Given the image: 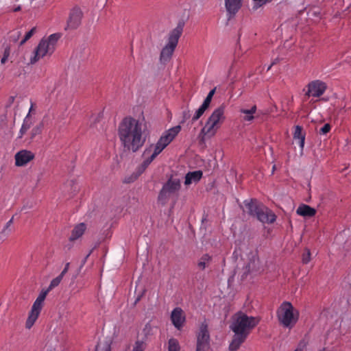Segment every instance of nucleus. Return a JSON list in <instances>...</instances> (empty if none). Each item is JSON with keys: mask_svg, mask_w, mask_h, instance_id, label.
I'll return each instance as SVG.
<instances>
[{"mask_svg": "<svg viewBox=\"0 0 351 351\" xmlns=\"http://www.w3.org/2000/svg\"><path fill=\"white\" fill-rule=\"evenodd\" d=\"M146 127L140 120L126 117L118 127V136L125 150L136 152L145 144Z\"/></svg>", "mask_w": 351, "mask_h": 351, "instance_id": "nucleus-1", "label": "nucleus"}, {"mask_svg": "<svg viewBox=\"0 0 351 351\" xmlns=\"http://www.w3.org/2000/svg\"><path fill=\"white\" fill-rule=\"evenodd\" d=\"M259 323V319L256 317L248 316L245 313L238 312L232 318L230 328L234 333L230 343V351L237 350L241 345L245 342L251 330Z\"/></svg>", "mask_w": 351, "mask_h": 351, "instance_id": "nucleus-2", "label": "nucleus"}, {"mask_svg": "<svg viewBox=\"0 0 351 351\" xmlns=\"http://www.w3.org/2000/svg\"><path fill=\"white\" fill-rule=\"evenodd\" d=\"M244 212L256 218L263 223H272L276 221V215L256 199L244 201Z\"/></svg>", "mask_w": 351, "mask_h": 351, "instance_id": "nucleus-3", "label": "nucleus"}, {"mask_svg": "<svg viewBox=\"0 0 351 351\" xmlns=\"http://www.w3.org/2000/svg\"><path fill=\"white\" fill-rule=\"evenodd\" d=\"M184 26V23L180 21L177 26L169 32L167 42L162 47L160 54V62L162 64H166L171 59L179 39L182 34Z\"/></svg>", "mask_w": 351, "mask_h": 351, "instance_id": "nucleus-4", "label": "nucleus"}, {"mask_svg": "<svg viewBox=\"0 0 351 351\" xmlns=\"http://www.w3.org/2000/svg\"><path fill=\"white\" fill-rule=\"evenodd\" d=\"M60 37V34H53L46 38H43L34 49V56L30 58V63L34 64L45 56H51Z\"/></svg>", "mask_w": 351, "mask_h": 351, "instance_id": "nucleus-5", "label": "nucleus"}, {"mask_svg": "<svg viewBox=\"0 0 351 351\" xmlns=\"http://www.w3.org/2000/svg\"><path fill=\"white\" fill-rule=\"evenodd\" d=\"M224 120V107L221 106L216 108L208 118L201 130L200 135L208 138L214 136Z\"/></svg>", "mask_w": 351, "mask_h": 351, "instance_id": "nucleus-6", "label": "nucleus"}, {"mask_svg": "<svg viewBox=\"0 0 351 351\" xmlns=\"http://www.w3.org/2000/svg\"><path fill=\"white\" fill-rule=\"evenodd\" d=\"M278 319L285 328H292L299 319V312L289 302H283L276 311Z\"/></svg>", "mask_w": 351, "mask_h": 351, "instance_id": "nucleus-7", "label": "nucleus"}, {"mask_svg": "<svg viewBox=\"0 0 351 351\" xmlns=\"http://www.w3.org/2000/svg\"><path fill=\"white\" fill-rule=\"evenodd\" d=\"M180 187V179L171 177L162 186L158 194V202L162 205L166 204L169 198L179 191Z\"/></svg>", "mask_w": 351, "mask_h": 351, "instance_id": "nucleus-8", "label": "nucleus"}, {"mask_svg": "<svg viewBox=\"0 0 351 351\" xmlns=\"http://www.w3.org/2000/svg\"><path fill=\"white\" fill-rule=\"evenodd\" d=\"M169 145V142H167V141L161 136L156 144L150 145L147 147L143 154V156L145 158L143 161V165L145 167H148L156 157L159 155Z\"/></svg>", "mask_w": 351, "mask_h": 351, "instance_id": "nucleus-9", "label": "nucleus"}, {"mask_svg": "<svg viewBox=\"0 0 351 351\" xmlns=\"http://www.w3.org/2000/svg\"><path fill=\"white\" fill-rule=\"evenodd\" d=\"M48 293L49 290L47 289L42 291L34 302L32 309L29 313L28 318L26 321L25 326L27 328L30 329L38 319L43 308V302Z\"/></svg>", "mask_w": 351, "mask_h": 351, "instance_id": "nucleus-10", "label": "nucleus"}, {"mask_svg": "<svg viewBox=\"0 0 351 351\" xmlns=\"http://www.w3.org/2000/svg\"><path fill=\"white\" fill-rule=\"evenodd\" d=\"M83 12L80 8L75 6L71 8L69 13L65 29H75L81 24Z\"/></svg>", "mask_w": 351, "mask_h": 351, "instance_id": "nucleus-11", "label": "nucleus"}, {"mask_svg": "<svg viewBox=\"0 0 351 351\" xmlns=\"http://www.w3.org/2000/svg\"><path fill=\"white\" fill-rule=\"evenodd\" d=\"M210 335L206 324H202L197 335L196 351H208L209 348Z\"/></svg>", "mask_w": 351, "mask_h": 351, "instance_id": "nucleus-12", "label": "nucleus"}, {"mask_svg": "<svg viewBox=\"0 0 351 351\" xmlns=\"http://www.w3.org/2000/svg\"><path fill=\"white\" fill-rule=\"evenodd\" d=\"M308 90L306 95L308 97H319L322 96L326 90V85L320 80L311 82L308 86Z\"/></svg>", "mask_w": 351, "mask_h": 351, "instance_id": "nucleus-13", "label": "nucleus"}, {"mask_svg": "<svg viewBox=\"0 0 351 351\" xmlns=\"http://www.w3.org/2000/svg\"><path fill=\"white\" fill-rule=\"evenodd\" d=\"M245 269V273L260 271L261 263L257 250H252L247 254V263L246 264Z\"/></svg>", "mask_w": 351, "mask_h": 351, "instance_id": "nucleus-14", "label": "nucleus"}, {"mask_svg": "<svg viewBox=\"0 0 351 351\" xmlns=\"http://www.w3.org/2000/svg\"><path fill=\"white\" fill-rule=\"evenodd\" d=\"M35 156L31 151L23 149L18 152L14 156L15 165L23 167L34 158Z\"/></svg>", "mask_w": 351, "mask_h": 351, "instance_id": "nucleus-15", "label": "nucleus"}, {"mask_svg": "<svg viewBox=\"0 0 351 351\" xmlns=\"http://www.w3.org/2000/svg\"><path fill=\"white\" fill-rule=\"evenodd\" d=\"M171 320L173 326L180 330L185 322L184 311L180 307L175 308L171 313Z\"/></svg>", "mask_w": 351, "mask_h": 351, "instance_id": "nucleus-16", "label": "nucleus"}, {"mask_svg": "<svg viewBox=\"0 0 351 351\" xmlns=\"http://www.w3.org/2000/svg\"><path fill=\"white\" fill-rule=\"evenodd\" d=\"M242 0H225L228 19L233 17L241 7Z\"/></svg>", "mask_w": 351, "mask_h": 351, "instance_id": "nucleus-17", "label": "nucleus"}, {"mask_svg": "<svg viewBox=\"0 0 351 351\" xmlns=\"http://www.w3.org/2000/svg\"><path fill=\"white\" fill-rule=\"evenodd\" d=\"M296 213L302 217H311L316 214V210L308 205L301 204L297 208Z\"/></svg>", "mask_w": 351, "mask_h": 351, "instance_id": "nucleus-18", "label": "nucleus"}, {"mask_svg": "<svg viewBox=\"0 0 351 351\" xmlns=\"http://www.w3.org/2000/svg\"><path fill=\"white\" fill-rule=\"evenodd\" d=\"M86 229V225L84 223H80L76 225L73 229L71 236L70 241H75L80 238L84 233Z\"/></svg>", "mask_w": 351, "mask_h": 351, "instance_id": "nucleus-19", "label": "nucleus"}, {"mask_svg": "<svg viewBox=\"0 0 351 351\" xmlns=\"http://www.w3.org/2000/svg\"><path fill=\"white\" fill-rule=\"evenodd\" d=\"M180 130L181 127L180 125H176L165 131L162 136L170 144L176 138V136L179 134Z\"/></svg>", "mask_w": 351, "mask_h": 351, "instance_id": "nucleus-20", "label": "nucleus"}, {"mask_svg": "<svg viewBox=\"0 0 351 351\" xmlns=\"http://www.w3.org/2000/svg\"><path fill=\"white\" fill-rule=\"evenodd\" d=\"M257 108L256 105H254L251 107L250 109H244L241 108L240 110V112L243 114L242 117L244 121H252L256 117L255 114L256 112Z\"/></svg>", "mask_w": 351, "mask_h": 351, "instance_id": "nucleus-21", "label": "nucleus"}, {"mask_svg": "<svg viewBox=\"0 0 351 351\" xmlns=\"http://www.w3.org/2000/svg\"><path fill=\"white\" fill-rule=\"evenodd\" d=\"M202 177V172L201 171H195L189 172L185 176V185H189L192 182H197L200 180Z\"/></svg>", "mask_w": 351, "mask_h": 351, "instance_id": "nucleus-22", "label": "nucleus"}, {"mask_svg": "<svg viewBox=\"0 0 351 351\" xmlns=\"http://www.w3.org/2000/svg\"><path fill=\"white\" fill-rule=\"evenodd\" d=\"M293 138L295 140H298L299 146L302 152L304 147L305 134L302 133V128L301 126L296 125L295 127Z\"/></svg>", "mask_w": 351, "mask_h": 351, "instance_id": "nucleus-23", "label": "nucleus"}, {"mask_svg": "<svg viewBox=\"0 0 351 351\" xmlns=\"http://www.w3.org/2000/svg\"><path fill=\"white\" fill-rule=\"evenodd\" d=\"M213 260V256L208 254H203L197 261V267L200 270H204L208 267Z\"/></svg>", "mask_w": 351, "mask_h": 351, "instance_id": "nucleus-24", "label": "nucleus"}, {"mask_svg": "<svg viewBox=\"0 0 351 351\" xmlns=\"http://www.w3.org/2000/svg\"><path fill=\"white\" fill-rule=\"evenodd\" d=\"M32 123L31 121L30 116L27 114L23 123V125L21 126V128L19 133V138H22L24 134L30 128Z\"/></svg>", "mask_w": 351, "mask_h": 351, "instance_id": "nucleus-25", "label": "nucleus"}, {"mask_svg": "<svg viewBox=\"0 0 351 351\" xmlns=\"http://www.w3.org/2000/svg\"><path fill=\"white\" fill-rule=\"evenodd\" d=\"M209 106H206L204 103L200 106V107L196 110L194 115L192 117V122H195L197 121L205 112V111L208 108Z\"/></svg>", "mask_w": 351, "mask_h": 351, "instance_id": "nucleus-26", "label": "nucleus"}, {"mask_svg": "<svg viewBox=\"0 0 351 351\" xmlns=\"http://www.w3.org/2000/svg\"><path fill=\"white\" fill-rule=\"evenodd\" d=\"M110 341H103L97 343L95 351H111Z\"/></svg>", "mask_w": 351, "mask_h": 351, "instance_id": "nucleus-27", "label": "nucleus"}, {"mask_svg": "<svg viewBox=\"0 0 351 351\" xmlns=\"http://www.w3.org/2000/svg\"><path fill=\"white\" fill-rule=\"evenodd\" d=\"M168 351H180V346L176 339L171 338L168 341Z\"/></svg>", "mask_w": 351, "mask_h": 351, "instance_id": "nucleus-28", "label": "nucleus"}, {"mask_svg": "<svg viewBox=\"0 0 351 351\" xmlns=\"http://www.w3.org/2000/svg\"><path fill=\"white\" fill-rule=\"evenodd\" d=\"M13 223V217L6 223L3 229L0 233V235L4 237H7L11 232L10 226Z\"/></svg>", "mask_w": 351, "mask_h": 351, "instance_id": "nucleus-29", "label": "nucleus"}, {"mask_svg": "<svg viewBox=\"0 0 351 351\" xmlns=\"http://www.w3.org/2000/svg\"><path fill=\"white\" fill-rule=\"evenodd\" d=\"M63 277H62L60 275L58 276L56 278H53L51 281V283L47 289V290L51 291V289H53V288L58 287L60 282L62 281Z\"/></svg>", "mask_w": 351, "mask_h": 351, "instance_id": "nucleus-30", "label": "nucleus"}, {"mask_svg": "<svg viewBox=\"0 0 351 351\" xmlns=\"http://www.w3.org/2000/svg\"><path fill=\"white\" fill-rule=\"evenodd\" d=\"M311 254L310 250L308 248H305V250L302 254V263L304 264L308 263L311 261Z\"/></svg>", "mask_w": 351, "mask_h": 351, "instance_id": "nucleus-31", "label": "nucleus"}, {"mask_svg": "<svg viewBox=\"0 0 351 351\" xmlns=\"http://www.w3.org/2000/svg\"><path fill=\"white\" fill-rule=\"evenodd\" d=\"M145 349V343L142 341H136L132 351H144Z\"/></svg>", "mask_w": 351, "mask_h": 351, "instance_id": "nucleus-32", "label": "nucleus"}, {"mask_svg": "<svg viewBox=\"0 0 351 351\" xmlns=\"http://www.w3.org/2000/svg\"><path fill=\"white\" fill-rule=\"evenodd\" d=\"M216 91V88H213L210 90L208 94L207 95L206 97L204 100L203 103L206 104V106H209L210 104V102L212 101L213 97L215 95Z\"/></svg>", "mask_w": 351, "mask_h": 351, "instance_id": "nucleus-33", "label": "nucleus"}, {"mask_svg": "<svg viewBox=\"0 0 351 351\" xmlns=\"http://www.w3.org/2000/svg\"><path fill=\"white\" fill-rule=\"evenodd\" d=\"M36 32V27L32 28L29 32H27L23 38V39L21 41L20 45H23L27 40H28Z\"/></svg>", "mask_w": 351, "mask_h": 351, "instance_id": "nucleus-34", "label": "nucleus"}, {"mask_svg": "<svg viewBox=\"0 0 351 351\" xmlns=\"http://www.w3.org/2000/svg\"><path fill=\"white\" fill-rule=\"evenodd\" d=\"M331 130V125L329 123H325L319 131V133L322 135L328 134Z\"/></svg>", "mask_w": 351, "mask_h": 351, "instance_id": "nucleus-35", "label": "nucleus"}, {"mask_svg": "<svg viewBox=\"0 0 351 351\" xmlns=\"http://www.w3.org/2000/svg\"><path fill=\"white\" fill-rule=\"evenodd\" d=\"M6 128V121L3 117H0V134L4 132Z\"/></svg>", "mask_w": 351, "mask_h": 351, "instance_id": "nucleus-36", "label": "nucleus"}, {"mask_svg": "<svg viewBox=\"0 0 351 351\" xmlns=\"http://www.w3.org/2000/svg\"><path fill=\"white\" fill-rule=\"evenodd\" d=\"M138 177V175H132L129 178H127L125 179L124 182L125 183H130L132 182H134Z\"/></svg>", "mask_w": 351, "mask_h": 351, "instance_id": "nucleus-37", "label": "nucleus"}, {"mask_svg": "<svg viewBox=\"0 0 351 351\" xmlns=\"http://www.w3.org/2000/svg\"><path fill=\"white\" fill-rule=\"evenodd\" d=\"M69 263H67L66 265H65V267L64 268V269L62 271V272L60 273V276L62 277H64V276L66 274V272L68 271L69 270Z\"/></svg>", "mask_w": 351, "mask_h": 351, "instance_id": "nucleus-38", "label": "nucleus"}, {"mask_svg": "<svg viewBox=\"0 0 351 351\" xmlns=\"http://www.w3.org/2000/svg\"><path fill=\"white\" fill-rule=\"evenodd\" d=\"M40 132V128H35L32 131V137H34L37 134H39Z\"/></svg>", "mask_w": 351, "mask_h": 351, "instance_id": "nucleus-39", "label": "nucleus"}, {"mask_svg": "<svg viewBox=\"0 0 351 351\" xmlns=\"http://www.w3.org/2000/svg\"><path fill=\"white\" fill-rule=\"evenodd\" d=\"M189 111H184L183 112V119L184 120H186L188 118H189Z\"/></svg>", "mask_w": 351, "mask_h": 351, "instance_id": "nucleus-40", "label": "nucleus"}, {"mask_svg": "<svg viewBox=\"0 0 351 351\" xmlns=\"http://www.w3.org/2000/svg\"><path fill=\"white\" fill-rule=\"evenodd\" d=\"M3 56H5L7 58L10 56V48L7 47L5 49Z\"/></svg>", "mask_w": 351, "mask_h": 351, "instance_id": "nucleus-41", "label": "nucleus"}, {"mask_svg": "<svg viewBox=\"0 0 351 351\" xmlns=\"http://www.w3.org/2000/svg\"><path fill=\"white\" fill-rule=\"evenodd\" d=\"M8 58H7L5 56H3V58L1 60V64H5L7 61Z\"/></svg>", "mask_w": 351, "mask_h": 351, "instance_id": "nucleus-42", "label": "nucleus"}, {"mask_svg": "<svg viewBox=\"0 0 351 351\" xmlns=\"http://www.w3.org/2000/svg\"><path fill=\"white\" fill-rule=\"evenodd\" d=\"M33 107H34V104H33V103H32V104H31V107H30V108H29V113H28V114H29V113L31 112V111L32 110Z\"/></svg>", "mask_w": 351, "mask_h": 351, "instance_id": "nucleus-43", "label": "nucleus"}, {"mask_svg": "<svg viewBox=\"0 0 351 351\" xmlns=\"http://www.w3.org/2000/svg\"><path fill=\"white\" fill-rule=\"evenodd\" d=\"M147 167H146L147 168ZM142 170H141V172H139V174H141V172H143V171L145 169V166L143 165V162L142 163Z\"/></svg>", "mask_w": 351, "mask_h": 351, "instance_id": "nucleus-44", "label": "nucleus"}, {"mask_svg": "<svg viewBox=\"0 0 351 351\" xmlns=\"http://www.w3.org/2000/svg\"><path fill=\"white\" fill-rule=\"evenodd\" d=\"M147 167H146L147 168ZM142 170H141V172H139V174H141V172H143V171L145 169V166L143 165V162L142 163Z\"/></svg>", "mask_w": 351, "mask_h": 351, "instance_id": "nucleus-45", "label": "nucleus"}, {"mask_svg": "<svg viewBox=\"0 0 351 351\" xmlns=\"http://www.w3.org/2000/svg\"><path fill=\"white\" fill-rule=\"evenodd\" d=\"M294 351H304L302 348H298L297 349H295Z\"/></svg>", "mask_w": 351, "mask_h": 351, "instance_id": "nucleus-46", "label": "nucleus"}, {"mask_svg": "<svg viewBox=\"0 0 351 351\" xmlns=\"http://www.w3.org/2000/svg\"><path fill=\"white\" fill-rule=\"evenodd\" d=\"M91 252H92V251H90V252H89V254H87L86 257L85 258V261L88 258V257L90 256V253H91Z\"/></svg>", "mask_w": 351, "mask_h": 351, "instance_id": "nucleus-47", "label": "nucleus"}, {"mask_svg": "<svg viewBox=\"0 0 351 351\" xmlns=\"http://www.w3.org/2000/svg\"><path fill=\"white\" fill-rule=\"evenodd\" d=\"M19 10H20V7H18L17 8H16V9L14 10V11H19Z\"/></svg>", "mask_w": 351, "mask_h": 351, "instance_id": "nucleus-48", "label": "nucleus"}, {"mask_svg": "<svg viewBox=\"0 0 351 351\" xmlns=\"http://www.w3.org/2000/svg\"><path fill=\"white\" fill-rule=\"evenodd\" d=\"M271 65H270V66L268 67L267 70H269V69H271Z\"/></svg>", "mask_w": 351, "mask_h": 351, "instance_id": "nucleus-49", "label": "nucleus"}]
</instances>
